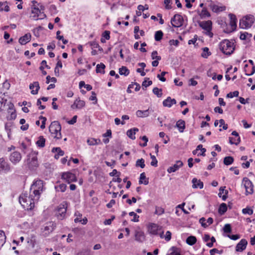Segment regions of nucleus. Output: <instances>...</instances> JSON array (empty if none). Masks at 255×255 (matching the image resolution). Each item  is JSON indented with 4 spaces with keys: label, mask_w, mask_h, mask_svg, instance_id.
Here are the masks:
<instances>
[{
    "label": "nucleus",
    "mask_w": 255,
    "mask_h": 255,
    "mask_svg": "<svg viewBox=\"0 0 255 255\" xmlns=\"http://www.w3.org/2000/svg\"><path fill=\"white\" fill-rule=\"evenodd\" d=\"M35 197L31 196V192H29L28 194L27 193H22L19 198V202L24 208L27 210H32L35 203L38 200H34Z\"/></svg>",
    "instance_id": "1"
},
{
    "label": "nucleus",
    "mask_w": 255,
    "mask_h": 255,
    "mask_svg": "<svg viewBox=\"0 0 255 255\" xmlns=\"http://www.w3.org/2000/svg\"><path fill=\"white\" fill-rule=\"evenodd\" d=\"M43 190V182L41 180H37L31 185L30 192L31 196L35 197L34 200H38L41 193Z\"/></svg>",
    "instance_id": "2"
},
{
    "label": "nucleus",
    "mask_w": 255,
    "mask_h": 255,
    "mask_svg": "<svg viewBox=\"0 0 255 255\" xmlns=\"http://www.w3.org/2000/svg\"><path fill=\"white\" fill-rule=\"evenodd\" d=\"M220 49L226 55H231L235 50L234 43L227 39H225L220 43Z\"/></svg>",
    "instance_id": "3"
},
{
    "label": "nucleus",
    "mask_w": 255,
    "mask_h": 255,
    "mask_svg": "<svg viewBox=\"0 0 255 255\" xmlns=\"http://www.w3.org/2000/svg\"><path fill=\"white\" fill-rule=\"evenodd\" d=\"M61 127L59 123L57 121H54L51 123L49 127V130L51 135L54 138L60 139L61 138Z\"/></svg>",
    "instance_id": "4"
},
{
    "label": "nucleus",
    "mask_w": 255,
    "mask_h": 255,
    "mask_svg": "<svg viewBox=\"0 0 255 255\" xmlns=\"http://www.w3.org/2000/svg\"><path fill=\"white\" fill-rule=\"evenodd\" d=\"M254 17L252 15H247L240 20L239 25L241 28L246 29L251 27L254 22Z\"/></svg>",
    "instance_id": "5"
},
{
    "label": "nucleus",
    "mask_w": 255,
    "mask_h": 255,
    "mask_svg": "<svg viewBox=\"0 0 255 255\" xmlns=\"http://www.w3.org/2000/svg\"><path fill=\"white\" fill-rule=\"evenodd\" d=\"M31 15L30 17L34 20L43 19L46 17V15L39 9L38 7H31Z\"/></svg>",
    "instance_id": "6"
},
{
    "label": "nucleus",
    "mask_w": 255,
    "mask_h": 255,
    "mask_svg": "<svg viewBox=\"0 0 255 255\" xmlns=\"http://www.w3.org/2000/svg\"><path fill=\"white\" fill-rule=\"evenodd\" d=\"M148 232L150 234L154 235H159L162 238L163 231H161V228L157 225L152 223L148 227Z\"/></svg>",
    "instance_id": "7"
},
{
    "label": "nucleus",
    "mask_w": 255,
    "mask_h": 255,
    "mask_svg": "<svg viewBox=\"0 0 255 255\" xmlns=\"http://www.w3.org/2000/svg\"><path fill=\"white\" fill-rule=\"evenodd\" d=\"M183 19L180 14H176L171 19V23L174 27H179L183 25Z\"/></svg>",
    "instance_id": "8"
},
{
    "label": "nucleus",
    "mask_w": 255,
    "mask_h": 255,
    "mask_svg": "<svg viewBox=\"0 0 255 255\" xmlns=\"http://www.w3.org/2000/svg\"><path fill=\"white\" fill-rule=\"evenodd\" d=\"M67 211V206L66 204H61L57 208L56 215L57 217L60 219L62 220L65 216Z\"/></svg>",
    "instance_id": "9"
},
{
    "label": "nucleus",
    "mask_w": 255,
    "mask_h": 255,
    "mask_svg": "<svg viewBox=\"0 0 255 255\" xmlns=\"http://www.w3.org/2000/svg\"><path fill=\"white\" fill-rule=\"evenodd\" d=\"M62 179L65 180L68 183H70L77 181L76 175L70 172H66L62 173Z\"/></svg>",
    "instance_id": "10"
},
{
    "label": "nucleus",
    "mask_w": 255,
    "mask_h": 255,
    "mask_svg": "<svg viewBox=\"0 0 255 255\" xmlns=\"http://www.w3.org/2000/svg\"><path fill=\"white\" fill-rule=\"evenodd\" d=\"M243 184L246 189V194H252L253 193V185L252 182L247 177L243 180Z\"/></svg>",
    "instance_id": "11"
},
{
    "label": "nucleus",
    "mask_w": 255,
    "mask_h": 255,
    "mask_svg": "<svg viewBox=\"0 0 255 255\" xmlns=\"http://www.w3.org/2000/svg\"><path fill=\"white\" fill-rule=\"evenodd\" d=\"M9 159L13 164H16L21 159V153L18 151H13L10 154Z\"/></svg>",
    "instance_id": "12"
},
{
    "label": "nucleus",
    "mask_w": 255,
    "mask_h": 255,
    "mask_svg": "<svg viewBox=\"0 0 255 255\" xmlns=\"http://www.w3.org/2000/svg\"><path fill=\"white\" fill-rule=\"evenodd\" d=\"M27 163L29 167L31 169H33L38 166L37 158L35 155L32 154L28 156L27 159Z\"/></svg>",
    "instance_id": "13"
},
{
    "label": "nucleus",
    "mask_w": 255,
    "mask_h": 255,
    "mask_svg": "<svg viewBox=\"0 0 255 255\" xmlns=\"http://www.w3.org/2000/svg\"><path fill=\"white\" fill-rule=\"evenodd\" d=\"M10 170V165L4 158H0V173H7Z\"/></svg>",
    "instance_id": "14"
},
{
    "label": "nucleus",
    "mask_w": 255,
    "mask_h": 255,
    "mask_svg": "<svg viewBox=\"0 0 255 255\" xmlns=\"http://www.w3.org/2000/svg\"><path fill=\"white\" fill-rule=\"evenodd\" d=\"M208 6L212 9L214 12L218 13L225 10L226 7L224 6H219L215 3L212 1H210Z\"/></svg>",
    "instance_id": "15"
},
{
    "label": "nucleus",
    "mask_w": 255,
    "mask_h": 255,
    "mask_svg": "<svg viewBox=\"0 0 255 255\" xmlns=\"http://www.w3.org/2000/svg\"><path fill=\"white\" fill-rule=\"evenodd\" d=\"M248 242L246 239H242L236 247L237 252H243L246 249Z\"/></svg>",
    "instance_id": "16"
},
{
    "label": "nucleus",
    "mask_w": 255,
    "mask_h": 255,
    "mask_svg": "<svg viewBox=\"0 0 255 255\" xmlns=\"http://www.w3.org/2000/svg\"><path fill=\"white\" fill-rule=\"evenodd\" d=\"M183 165V162L181 160H177L172 166L169 167L167 171L169 173L174 172L178 170L180 167H182Z\"/></svg>",
    "instance_id": "17"
},
{
    "label": "nucleus",
    "mask_w": 255,
    "mask_h": 255,
    "mask_svg": "<svg viewBox=\"0 0 255 255\" xmlns=\"http://www.w3.org/2000/svg\"><path fill=\"white\" fill-rule=\"evenodd\" d=\"M31 35L30 33L25 34L24 36L20 37L19 39V42L21 45H25L30 41Z\"/></svg>",
    "instance_id": "18"
},
{
    "label": "nucleus",
    "mask_w": 255,
    "mask_h": 255,
    "mask_svg": "<svg viewBox=\"0 0 255 255\" xmlns=\"http://www.w3.org/2000/svg\"><path fill=\"white\" fill-rule=\"evenodd\" d=\"M29 89L31 90V93L32 95H36L38 93V91L40 89L39 84L38 82H34L29 85Z\"/></svg>",
    "instance_id": "19"
},
{
    "label": "nucleus",
    "mask_w": 255,
    "mask_h": 255,
    "mask_svg": "<svg viewBox=\"0 0 255 255\" xmlns=\"http://www.w3.org/2000/svg\"><path fill=\"white\" fill-rule=\"evenodd\" d=\"M199 26L204 30H212V22L210 20L199 22Z\"/></svg>",
    "instance_id": "20"
},
{
    "label": "nucleus",
    "mask_w": 255,
    "mask_h": 255,
    "mask_svg": "<svg viewBox=\"0 0 255 255\" xmlns=\"http://www.w3.org/2000/svg\"><path fill=\"white\" fill-rule=\"evenodd\" d=\"M176 103V101L175 99H171L170 97H168L166 99L163 101V105L164 107L170 108L173 105Z\"/></svg>",
    "instance_id": "21"
},
{
    "label": "nucleus",
    "mask_w": 255,
    "mask_h": 255,
    "mask_svg": "<svg viewBox=\"0 0 255 255\" xmlns=\"http://www.w3.org/2000/svg\"><path fill=\"white\" fill-rule=\"evenodd\" d=\"M229 17H230V24L232 28V30H235L237 27V18L234 14L230 13L229 14Z\"/></svg>",
    "instance_id": "22"
},
{
    "label": "nucleus",
    "mask_w": 255,
    "mask_h": 255,
    "mask_svg": "<svg viewBox=\"0 0 255 255\" xmlns=\"http://www.w3.org/2000/svg\"><path fill=\"white\" fill-rule=\"evenodd\" d=\"M85 102L84 101H82V100H80L79 99H76L74 104L71 105V108L72 109H81L82 108H83V107L85 106Z\"/></svg>",
    "instance_id": "23"
},
{
    "label": "nucleus",
    "mask_w": 255,
    "mask_h": 255,
    "mask_svg": "<svg viewBox=\"0 0 255 255\" xmlns=\"http://www.w3.org/2000/svg\"><path fill=\"white\" fill-rule=\"evenodd\" d=\"M192 182L193 183L192 187L193 188H199L200 189H202L203 188V183L200 180L194 178L192 180Z\"/></svg>",
    "instance_id": "24"
},
{
    "label": "nucleus",
    "mask_w": 255,
    "mask_h": 255,
    "mask_svg": "<svg viewBox=\"0 0 255 255\" xmlns=\"http://www.w3.org/2000/svg\"><path fill=\"white\" fill-rule=\"evenodd\" d=\"M52 152L56 153L54 155V157L56 159H58L60 156L64 155V152L60 147H54L52 149Z\"/></svg>",
    "instance_id": "25"
},
{
    "label": "nucleus",
    "mask_w": 255,
    "mask_h": 255,
    "mask_svg": "<svg viewBox=\"0 0 255 255\" xmlns=\"http://www.w3.org/2000/svg\"><path fill=\"white\" fill-rule=\"evenodd\" d=\"M135 239L139 242H143L145 240L144 233L141 231H136L135 234Z\"/></svg>",
    "instance_id": "26"
},
{
    "label": "nucleus",
    "mask_w": 255,
    "mask_h": 255,
    "mask_svg": "<svg viewBox=\"0 0 255 255\" xmlns=\"http://www.w3.org/2000/svg\"><path fill=\"white\" fill-rule=\"evenodd\" d=\"M138 131V129L136 128H131L130 129H129L127 131V135L131 139H135V134L136 133V132Z\"/></svg>",
    "instance_id": "27"
},
{
    "label": "nucleus",
    "mask_w": 255,
    "mask_h": 255,
    "mask_svg": "<svg viewBox=\"0 0 255 255\" xmlns=\"http://www.w3.org/2000/svg\"><path fill=\"white\" fill-rule=\"evenodd\" d=\"M149 115V110H146L145 111L138 110L136 112V116L139 118L147 117Z\"/></svg>",
    "instance_id": "28"
},
{
    "label": "nucleus",
    "mask_w": 255,
    "mask_h": 255,
    "mask_svg": "<svg viewBox=\"0 0 255 255\" xmlns=\"http://www.w3.org/2000/svg\"><path fill=\"white\" fill-rule=\"evenodd\" d=\"M176 127L178 128L179 132H182L185 128V123L183 120H179L176 124Z\"/></svg>",
    "instance_id": "29"
},
{
    "label": "nucleus",
    "mask_w": 255,
    "mask_h": 255,
    "mask_svg": "<svg viewBox=\"0 0 255 255\" xmlns=\"http://www.w3.org/2000/svg\"><path fill=\"white\" fill-rule=\"evenodd\" d=\"M139 183L144 184V185H147L148 183V180L146 178V176L144 172L141 173L140 175Z\"/></svg>",
    "instance_id": "30"
},
{
    "label": "nucleus",
    "mask_w": 255,
    "mask_h": 255,
    "mask_svg": "<svg viewBox=\"0 0 255 255\" xmlns=\"http://www.w3.org/2000/svg\"><path fill=\"white\" fill-rule=\"evenodd\" d=\"M105 67H106L105 65L102 63L97 64V66H96V72L104 74L105 73L104 70H105Z\"/></svg>",
    "instance_id": "31"
},
{
    "label": "nucleus",
    "mask_w": 255,
    "mask_h": 255,
    "mask_svg": "<svg viewBox=\"0 0 255 255\" xmlns=\"http://www.w3.org/2000/svg\"><path fill=\"white\" fill-rule=\"evenodd\" d=\"M45 139L42 136L39 137L38 140L36 141V145L40 147H43L45 146Z\"/></svg>",
    "instance_id": "32"
},
{
    "label": "nucleus",
    "mask_w": 255,
    "mask_h": 255,
    "mask_svg": "<svg viewBox=\"0 0 255 255\" xmlns=\"http://www.w3.org/2000/svg\"><path fill=\"white\" fill-rule=\"evenodd\" d=\"M197 241V239L195 237L190 236L188 237L186 239V243L187 244L192 246L194 245Z\"/></svg>",
    "instance_id": "33"
},
{
    "label": "nucleus",
    "mask_w": 255,
    "mask_h": 255,
    "mask_svg": "<svg viewBox=\"0 0 255 255\" xmlns=\"http://www.w3.org/2000/svg\"><path fill=\"white\" fill-rule=\"evenodd\" d=\"M119 73L121 75L128 76L129 73V71L126 67L122 66L119 69Z\"/></svg>",
    "instance_id": "34"
},
{
    "label": "nucleus",
    "mask_w": 255,
    "mask_h": 255,
    "mask_svg": "<svg viewBox=\"0 0 255 255\" xmlns=\"http://www.w3.org/2000/svg\"><path fill=\"white\" fill-rule=\"evenodd\" d=\"M6 236L4 232L0 230V248L2 247L5 242Z\"/></svg>",
    "instance_id": "35"
},
{
    "label": "nucleus",
    "mask_w": 255,
    "mask_h": 255,
    "mask_svg": "<svg viewBox=\"0 0 255 255\" xmlns=\"http://www.w3.org/2000/svg\"><path fill=\"white\" fill-rule=\"evenodd\" d=\"M227 205L224 203H222L220 205L219 208V211H218L219 213L221 215H223L227 211Z\"/></svg>",
    "instance_id": "36"
},
{
    "label": "nucleus",
    "mask_w": 255,
    "mask_h": 255,
    "mask_svg": "<svg viewBox=\"0 0 255 255\" xmlns=\"http://www.w3.org/2000/svg\"><path fill=\"white\" fill-rule=\"evenodd\" d=\"M163 33L162 31L158 30L155 32L154 35L155 40L157 41L161 40L162 38Z\"/></svg>",
    "instance_id": "37"
},
{
    "label": "nucleus",
    "mask_w": 255,
    "mask_h": 255,
    "mask_svg": "<svg viewBox=\"0 0 255 255\" xmlns=\"http://www.w3.org/2000/svg\"><path fill=\"white\" fill-rule=\"evenodd\" d=\"M211 54V53L209 51V49L208 47H204L203 48V52L201 54V56L202 57L207 58Z\"/></svg>",
    "instance_id": "38"
},
{
    "label": "nucleus",
    "mask_w": 255,
    "mask_h": 255,
    "mask_svg": "<svg viewBox=\"0 0 255 255\" xmlns=\"http://www.w3.org/2000/svg\"><path fill=\"white\" fill-rule=\"evenodd\" d=\"M87 142L89 145H94L98 144L99 142H100V140L95 138H90L88 139Z\"/></svg>",
    "instance_id": "39"
},
{
    "label": "nucleus",
    "mask_w": 255,
    "mask_h": 255,
    "mask_svg": "<svg viewBox=\"0 0 255 255\" xmlns=\"http://www.w3.org/2000/svg\"><path fill=\"white\" fill-rule=\"evenodd\" d=\"M234 161V158L232 156H227L224 159V163L226 165L231 164Z\"/></svg>",
    "instance_id": "40"
},
{
    "label": "nucleus",
    "mask_w": 255,
    "mask_h": 255,
    "mask_svg": "<svg viewBox=\"0 0 255 255\" xmlns=\"http://www.w3.org/2000/svg\"><path fill=\"white\" fill-rule=\"evenodd\" d=\"M200 15L202 18H205L206 17L210 16V13L208 12L207 8L205 7H203Z\"/></svg>",
    "instance_id": "41"
},
{
    "label": "nucleus",
    "mask_w": 255,
    "mask_h": 255,
    "mask_svg": "<svg viewBox=\"0 0 255 255\" xmlns=\"http://www.w3.org/2000/svg\"><path fill=\"white\" fill-rule=\"evenodd\" d=\"M66 188V185L64 183L61 184L58 186H55V189L57 191H60L61 192H62L65 191Z\"/></svg>",
    "instance_id": "42"
},
{
    "label": "nucleus",
    "mask_w": 255,
    "mask_h": 255,
    "mask_svg": "<svg viewBox=\"0 0 255 255\" xmlns=\"http://www.w3.org/2000/svg\"><path fill=\"white\" fill-rule=\"evenodd\" d=\"M153 93L156 95L158 97H161L162 95V89H159L157 87L153 89Z\"/></svg>",
    "instance_id": "43"
},
{
    "label": "nucleus",
    "mask_w": 255,
    "mask_h": 255,
    "mask_svg": "<svg viewBox=\"0 0 255 255\" xmlns=\"http://www.w3.org/2000/svg\"><path fill=\"white\" fill-rule=\"evenodd\" d=\"M240 137H238L237 138L230 137L229 138V142L231 144H235L236 145H238L240 142Z\"/></svg>",
    "instance_id": "44"
},
{
    "label": "nucleus",
    "mask_w": 255,
    "mask_h": 255,
    "mask_svg": "<svg viewBox=\"0 0 255 255\" xmlns=\"http://www.w3.org/2000/svg\"><path fill=\"white\" fill-rule=\"evenodd\" d=\"M136 166H139L141 168L145 167L144 160L143 158L138 159L136 162Z\"/></svg>",
    "instance_id": "45"
},
{
    "label": "nucleus",
    "mask_w": 255,
    "mask_h": 255,
    "mask_svg": "<svg viewBox=\"0 0 255 255\" xmlns=\"http://www.w3.org/2000/svg\"><path fill=\"white\" fill-rule=\"evenodd\" d=\"M129 215L130 216H133V218L131 219V221L134 222H137L139 221L138 218L139 216L137 215L136 213H135L134 212H131L129 213Z\"/></svg>",
    "instance_id": "46"
},
{
    "label": "nucleus",
    "mask_w": 255,
    "mask_h": 255,
    "mask_svg": "<svg viewBox=\"0 0 255 255\" xmlns=\"http://www.w3.org/2000/svg\"><path fill=\"white\" fill-rule=\"evenodd\" d=\"M158 53L157 51H153L151 53V58L153 60H160L161 57L160 56L157 55Z\"/></svg>",
    "instance_id": "47"
},
{
    "label": "nucleus",
    "mask_w": 255,
    "mask_h": 255,
    "mask_svg": "<svg viewBox=\"0 0 255 255\" xmlns=\"http://www.w3.org/2000/svg\"><path fill=\"white\" fill-rule=\"evenodd\" d=\"M242 212L244 214H248L251 215L253 214V210L251 208L247 207L242 210Z\"/></svg>",
    "instance_id": "48"
},
{
    "label": "nucleus",
    "mask_w": 255,
    "mask_h": 255,
    "mask_svg": "<svg viewBox=\"0 0 255 255\" xmlns=\"http://www.w3.org/2000/svg\"><path fill=\"white\" fill-rule=\"evenodd\" d=\"M150 158L152 159V161L150 163L151 165L156 167L157 166V160L154 155H152L151 154H150Z\"/></svg>",
    "instance_id": "49"
},
{
    "label": "nucleus",
    "mask_w": 255,
    "mask_h": 255,
    "mask_svg": "<svg viewBox=\"0 0 255 255\" xmlns=\"http://www.w3.org/2000/svg\"><path fill=\"white\" fill-rule=\"evenodd\" d=\"M239 92L238 91H235L233 92H230L227 95V97L229 98H232L234 97H237L239 96Z\"/></svg>",
    "instance_id": "50"
},
{
    "label": "nucleus",
    "mask_w": 255,
    "mask_h": 255,
    "mask_svg": "<svg viewBox=\"0 0 255 255\" xmlns=\"http://www.w3.org/2000/svg\"><path fill=\"white\" fill-rule=\"evenodd\" d=\"M196 149L197 150V151H198V150H201V151H203V153H198V156H199V155L205 156V152H206V150L205 148H203V146L202 144L198 145L197 146V148Z\"/></svg>",
    "instance_id": "51"
},
{
    "label": "nucleus",
    "mask_w": 255,
    "mask_h": 255,
    "mask_svg": "<svg viewBox=\"0 0 255 255\" xmlns=\"http://www.w3.org/2000/svg\"><path fill=\"white\" fill-rule=\"evenodd\" d=\"M49 226H46L45 227L44 230L52 232L54 229L55 225H54V224L52 223H49Z\"/></svg>",
    "instance_id": "52"
},
{
    "label": "nucleus",
    "mask_w": 255,
    "mask_h": 255,
    "mask_svg": "<svg viewBox=\"0 0 255 255\" xmlns=\"http://www.w3.org/2000/svg\"><path fill=\"white\" fill-rule=\"evenodd\" d=\"M164 213L163 208L160 207H156L155 211V214L158 215H161Z\"/></svg>",
    "instance_id": "53"
},
{
    "label": "nucleus",
    "mask_w": 255,
    "mask_h": 255,
    "mask_svg": "<svg viewBox=\"0 0 255 255\" xmlns=\"http://www.w3.org/2000/svg\"><path fill=\"white\" fill-rule=\"evenodd\" d=\"M149 79L146 78L144 81L142 82V87H144L145 88L147 87L148 86L151 85L152 84V82L151 81H147V80Z\"/></svg>",
    "instance_id": "54"
},
{
    "label": "nucleus",
    "mask_w": 255,
    "mask_h": 255,
    "mask_svg": "<svg viewBox=\"0 0 255 255\" xmlns=\"http://www.w3.org/2000/svg\"><path fill=\"white\" fill-rule=\"evenodd\" d=\"M224 231L225 233H229L231 232V227L230 224H226L224 227Z\"/></svg>",
    "instance_id": "55"
},
{
    "label": "nucleus",
    "mask_w": 255,
    "mask_h": 255,
    "mask_svg": "<svg viewBox=\"0 0 255 255\" xmlns=\"http://www.w3.org/2000/svg\"><path fill=\"white\" fill-rule=\"evenodd\" d=\"M166 72H162L161 73V75L158 74L157 77L162 82H165L166 81L165 78L164 77V76L166 74Z\"/></svg>",
    "instance_id": "56"
},
{
    "label": "nucleus",
    "mask_w": 255,
    "mask_h": 255,
    "mask_svg": "<svg viewBox=\"0 0 255 255\" xmlns=\"http://www.w3.org/2000/svg\"><path fill=\"white\" fill-rule=\"evenodd\" d=\"M171 252L168 254L167 255H181L179 253L176 251V249L174 247H172L171 249Z\"/></svg>",
    "instance_id": "57"
},
{
    "label": "nucleus",
    "mask_w": 255,
    "mask_h": 255,
    "mask_svg": "<svg viewBox=\"0 0 255 255\" xmlns=\"http://www.w3.org/2000/svg\"><path fill=\"white\" fill-rule=\"evenodd\" d=\"M200 223L201 224L202 226L204 228H206L208 226L207 223L206 222V219L204 218H201L199 220Z\"/></svg>",
    "instance_id": "58"
},
{
    "label": "nucleus",
    "mask_w": 255,
    "mask_h": 255,
    "mask_svg": "<svg viewBox=\"0 0 255 255\" xmlns=\"http://www.w3.org/2000/svg\"><path fill=\"white\" fill-rule=\"evenodd\" d=\"M40 119L42 120V124L40 126V128L42 129H44L45 128V122L46 121V118L45 117L40 116Z\"/></svg>",
    "instance_id": "59"
},
{
    "label": "nucleus",
    "mask_w": 255,
    "mask_h": 255,
    "mask_svg": "<svg viewBox=\"0 0 255 255\" xmlns=\"http://www.w3.org/2000/svg\"><path fill=\"white\" fill-rule=\"evenodd\" d=\"M51 81L52 82L55 83L57 81L55 77H50V76H47L46 77V83L48 84Z\"/></svg>",
    "instance_id": "60"
},
{
    "label": "nucleus",
    "mask_w": 255,
    "mask_h": 255,
    "mask_svg": "<svg viewBox=\"0 0 255 255\" xmlns=\"http://www.w3.org/2000/svg\"><path fill=\"white\" fill-rule=\"evenodd\" d=\"M179 41L178 40H170L169 41V43L170 45H174L175 46H177L179 44Z\"/></svg>",
    "instance_id": "61"
},
{
    "label": "nucleus",
    "mask_w": 255,
    "mask_h": 255,
    "mask_svg": "<svg viewBox=\"0 0 255 255\" xmlns=\"http://www.w3.org/2000/svg\"><path fill=\"white\" fill-rule=\"evenodd\" d=\"M110 32L109 31L106 30L103 33V36L107 40H109L110 38Z\"/></svg>",
    "instance_id": "62"
},
{
    "label": "nucleus",
    "mask_w": 255,
    "mask_h": 255,
    "mask_svg": "<svg viewBox=\"0 0 255 255\" xmlns=\"http://www.w3.org/2000/svg\"><path fill=\"white\" fill-rule=\"evenodd\" d=\"M89 44L90 46L92 47V49L97 48L98 47H99V44L95 41H91L89 42Z\"/></svg>",
    "instance_id": "63"
},
{
    "label": "nucleus",
    "mask_w": 255,
    "mask_h": 255,
    "mask_svg": "<svg viewBox=\"0 0 255 255\" xmlns=\"http://www.w3.org/2000/svg\"><path fill=\"white\" fill-rule=\"evenodd\" d=\"M16 117V113L14 111H12L10 115L8 117V119L10 120H12L15 119Z\"/></svg>",
    "instance_id": "64"
}]
</instances>
